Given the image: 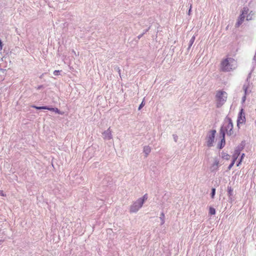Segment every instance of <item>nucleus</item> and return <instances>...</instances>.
Wrapping results in <instances>:
<instances>
[{
	"label": "nucleus",
	"instance_id": "obj_1",
	"mask_svg": "<svg viewBox=\"0 0 256 256\" xmlns=\"http://www.w3.org/2000/svg\"><path fill=\"white\" fill-rule=\"evenodd\" d=\"M237 66L236 60L232 58H228L221 62V69L223 72H230Z\"/></svg>",
	"mask_w": 256,
	"mask_h": 256
},
{
	"label": "nucleus",
	"instance_id": "obj_2",
	"mask_svg": "<svg viewBox=\"0 0 256 256\" xmlns=\"http://www.w3.org/2000/svg\"><path fill=\"white\" fill-rule=\"evenodd\" d=\"M228 94L225 91L219 90L216 92L215 96L216 106L217 108L222 107L226 102Z\"/></svg>",
	"mask_w": 256,
	"mask_h": 256
},
{
	"label": "nucleus",
	"instance_id": "obj_3",
	"mask_svg": "<svg viewBox=\"0 0 256 256\" xmlns=\"http://www.w3.org/2000/svg\"><path fill=\"white\" fill-rule=\"evenodd\" d=\"M222 132L224 134L226 132L229 136H232L234 134L233 124L232 120L230 118L226 117L224 120V123L221 127L220 132Z\"/></svg>",
	"mask_w": 256,
	"mask_h": 256
},
{
	"label": "nucleus",
	"instance_id": "obj_4",
	"mask_svg": "<svg viewBox=\"0 0 256 256\" xmlns=\"http://www.w3.org/2000/svg\"><path fill=\"white\" fill-rule=\"evenodd\" d=\"M143 205V200H137L136 202H134L130 206V212L134 213L137 212Z\"/></svg>",
	"mask_w": 256,
	"mask_h": 256
},
{
	"label": "nucleus",
	"instance_id": "obj_5",
	"mask_svg": "<svg viewBox=\"0 0 256 256\" xmlns=\"http://www.w3.org/2000/svg\"><path fill=\"white\" fill-rule=\"evenodd\" d=\"M210 134L208 135L206 138V144L208 146L211 147L213 145V142H214L216 130H210Z\"/></svg>",
	"mask_w": 256,
	"mask_h": 256
},
{
	"label": "nucleus",
	"instance_id": "obj_6",
	"mask_svg": "<svg viewBox=\"0 0 256 256\" xmlns=\"http://www.w3.org/2000/svg\"><path fill=\"white\" fill-rule=\"evenodd\" d=\"M246 122L245 114L244 112V110L242 108L240 112L238 120H237V126L240 128V124H243Z\"/></svg>",
	"mask_w": 256,
	"mask_h": 256
},
{
	"label": "nucleus",
	"instance_id": "obj_7",
	"mask_svg": "<svg viewBox=\"0 0 256 256\" xmlns=\"http://www.w3.org/2000/svg\"><path fill=\"white\" fill-rule=\"evenodd\" d=\"M219 166V160L215 158L214 163L210 168V170L212 172H215L218 170Z\"/></svg>",
	"mask_w": 256,
	"mask_h": 256
},
{
	"label": "nucleus",
	"instance_id": "obj_8",
	"mask_svg": "<svg viewBox=\"0 0 256 256\" xmlns=\"http://www.w3.org/2000/svg\"><path fill=\"white\" fill-rule=\"evenodd\" d=\"M112 131L110 130V128H109L107 130L104 132L102 134L103 136L104 139L106 140H110L112 138Z\"/></svg>",
	"mask_w": 256,
	"mask_h": 256
},
{
	"label": "nucleus",
	"instance_id": "obj_9",
	"mask_svg": "<svg viewBox=\"0 0 256 256\" xmlns=\"http://www.w3.org/2000/svg\"><path fill=\"white\" fill-rule=\"evenodd\" d=\"M250 74L248 77L246 79V83L247 84H244L243 88H242L244 92L245 95H247L250 92V91L248 90V88L249 86L248 78H250Z\"/></svg>",
	"mask_w": 256,
	"mask_h": 256
},
{
	"label": "nucleus",
	"instance_id": "obj_10",
	"mask_svg": "<svg viewBox=\"0 0 256 256\" xmlns=\"http://www.w3.org/2000/svg\"><path fill=\"white\" fill-rule=\"evenodd\" d=\"M220 137H222V138L220 141V144L218 147L219 148L222 149V148L224 147L225 145V136L224 134L222 131L220 132Z\"/></svg>",
	"mask_w": 256,
	"mask_h": 256
},
{
	"label": "nucleus",
	"instance_id": "obj_11",
	"mask_svg": "<svg viewBox=\"0 0 256 256\" xmlns=\"http://www.w3.org/2000/svg\"><path fill=\"white\" fill-rule=\"evenodd\" d=\"M246 18V16L243 15V14H240L238 18V21L236 23V27L238 28L242 24L244 21V20Z\"/></svg>",
	"mask_w": 256,
	"mask_h": 256
},
{
	"label": "nucleus",
	"instance_id": "obj_12",
	"mask_svg": "<svg viewBox=\"0 0 256 256\" xmlns=\"http://www.w3.org/2000/svg\"><path fill=\"white\" fill-rule=\"evenodd\" d=\"M151 152V148L148 146H144L143 149V152L145 154V156L147 157L148 156Z\"/></svg>",
	"mask_w": 256,
	"mask_h": 256
},
{
	"label": "nucleus",
	"instance_id": "obj_13",
	"mask_svg": "<svg viewBox=\"0 0 256 256\" xmlns=\"http://www.w3.org/2000/svg\"><path fill=\"white\" fill-rule=\"evenodd\" d=\"M48 110H49L50 111L54 112H56L57 114H64V112H62L61 111H60L56 108H50V107L48 106Z\"/></svg>",
	"mask_w": 256,
	"mask_h": 256
},
{
	"label": "nucleus",
	"instance_id": "obj_14",
	"mask_svg": "<svg viewBox=\"0 0 256 256\" xmlns=\"http://www.w3.org/2000/svg\"><path fill=\"white\" fill-rule=\"evenodd\" d=\"M228 194L230 199H232V196H233V189L231 186L228 187Z\"/></svg>",
	"mask_w": 256,
	"mask_h": 256
},
{
	"label": "nucleus",
	"instance_id": "obj_15",
	"mask_svg": "<svg viewBox=\"0 0 256 256\" xmlns=\"http://www.w3.org/2000/svg\"><path fill=\"white\" fill-rule=\"evenodd\" d=\"M195 40H196V36H193L189 42V44H188V50H189L190 48H191L192 46V44H194Z\"/></svg>",
	"mask_w": 256,
	"mask_h": 256
},
{
	"label": "nucleus",
	"instance_id": "obj_16",
	"mask_svg": "<svg viewBox=\"0 0 256 256\" xmlns=\"http://www.w3.org/2000/svg\"><path fill=\"white\" fill-rule=\"evenodd\" d=\"M248 11H249V9L248 8V7H244L242 8L241 14H243V15H244L246 16V15L248 14Z\"/></svg>",
	"mask_w": 256,
	"mask_h": 256
},
{
	"label": "nucleus",
	"instance_id": "obj_17",
	"mask_svg": "<svg viewBox=\"0 0 256 256\" xmlns=\"http://www.w3.org/2000/svg\"><path fill=\"white\" fill-rule=\"evenodd\" d=\"M32 107L36 110H48V106H32Z\"/></svg>",
	"mask_w": 256,
	"mask_h": 256
},
{
	"label": "nucleus",
	"instance_id": "obj_18",
	"mask_svg": "<svg viewBox=\"0 0 256 256\" xmlns=\"http://www.w3.org/2000/svg\"><path fill=\"white\" fill-rule=\"evenodd\" d=\"M236 160V158H233L232 161V162L228 166V170H230L231 169V168L234 165V164L235 163Z\"/></svg>",
	"mask_w": 256,
	"mask_h": 256
},
{
	"label": "nucleus",
	"instance_id": "obj_19",
	"mask_svg": "<svg viewBox=\"0 0 256 256\" xmlns=\"http://www.w3.org/2000/svg\"><path fill=\"white\" fill-rule=\"evenodd\" d=\"M209 214L211 215H214L216 214V210L214 208L210 207L209 210Z\"/></svg>",
	"mask_w": 256,
	"mask_h": 256
},
{
	"label": "nucleus",
	"instance_id": "obj_20",
	"mask_svg": "<svg viewBox=\"0 0 256 256\" xmlns=\"http://www.w3.org/2000/svg\"><path fill=\"white\" fill-rule=\"evenodd\" d=\"M160 219L162 220L161 224H163L164 223V212H162L160 216Z\"/></svg>",
	"mask_w": 256,
	"mask_h": 256
},
{
	"label": "nucleus",
	"instance_id": "obj_21",
	"mask_svg": "<svg viewBox=\"0 0 256 256\" xmlns=\"http://www.w3.org/2000/svg\"><path fill=\"white\" fill-rule=\"evenodd\" d=\"M240 154V150H235L234 153L233 155V158H237L238 156H239Z\"/></svg>",
	"mask_w": 256,
	"mask_h": 256
},
{
	"label": "nucleus",
	"instance_id": "obj_22",
	"mask_svg": "<svg viewBox=\"0 0 256 256\" xmlns=\"http://www.w3.org/2000/svg\"><path fill=\"white\" fill-rule=\"evenodd\" d=\"M222 158L228 160L230 158V156L227 154L223 153L222 154Z\"/></svg>",
	"mask_w": 256,
	"mask_h": 256
},
{
	"label": "nucleus",
	"instance_id": "obj_23",
	"mask_svg": "<svg viewBox=\"0 0 256 256\" xmlns=\"http://www.w3.org/2000/svg\"><path fill=\"white\" fill-rule=\"evenodd\" d=\"M148 199V195L147 194H145L142 198H139L138 200H143V204Z\"/></svg>",
	"mask_w": 256,
	"mask_h": 256
},
{
	"label": "nucleus",
	"instance_id": "obj_24",
	"mask_svg": "<svg viewBox=\"0 0 256 256\" xmlns=\"http://www.w3.org/2000/svg\"><path fill=\"white\" fill-rule=\"evenodd\" d=\"M215 194H216V188H212V192H211V198H214V195H215Z\"/></svg>",
	"mask_w": 256,
	"mask_h": 256
},
{
	"label": "nucleus",
	"instance_id": "obj_25",
	"mask_svg": "<svg viewBox=\"0 0 256 256\" xmlns=\"http://www.w3.org/2000/svg\"><path fill=\"white\" fill-rule=\"evenodd\" d=\"M252 12H250V13L246 16V18L247 20H250L252 19V16L253 14H252Z\"/></svg>",
	"mask_w": 256,
	"mask_h": 256
},
{
	"label": "nucleus",
	"instance_id": "obj_26",
	"mask_svg": "<svg viewBox=\"0 0 256 256\" xmlns=\"http://www.w3.org/2000/svg\"><path fill=\"white\" fill-rule=\"evenodd\" d=\"M114 69L115 70H116V72H118L119 75L120 76V67H118V66H115L114 67Z\"/></svg>",
	"mask_w": 256,
	"mask_h": 256
},
{
	"label": "nucleus",
	"instance_id": "obj_27",
	"mask_svg": "<svg viewBox=\"0 0 256 256\" xmlns=\"http://www.w3.org/2000/svg\"><path fill=\"white\" fill-rule=\"evenodd\" d=\"M145 104V102H144V100H143L140 104V105L138 110H140Z\"/></svg>",
	"mask_w": 256,
	"mask_h": 256
},
{
	"label": "nucleus",
	"instance_id": "obj_28",
	"mask_svg": "<svg viewBox=\"0 0 256 256\" xmlns=\"http://www.w3.org/2000/svg\"><path fill=\"white\" fill-rule=\"evenodd\" d=\"M172 137L174 138V141L176 142L178 140V136L176 134H174L172 135Z\"/></svg>",
	"mask_w": 256,
	"mask_h": 256
},
{
	"label": "nucleus",
	"instance_id": "obj_29",
	"mask_svg": "<svg viewBox=\"0 0 256 256\" xmlns=\"http://www.w3.org/2000/svg\"><path fill=\"white\" fill-rule=\"evenodd\" d=\"M60 72V70H54V76H58V74H59Z\"/></svg>",
	"mask_w": 256,
	"mask_h": 256
},
{
	"label": "nucleus",
	"instance_id": "obj_30",
	"mask_svg": "<svg viewBox=\"0 0 256 256\" xmlns=\"http://www.w3.org/2000/svg\"><path fill=\"white\" fill-rule=\"evenodd\" d=\"M244 156V154H242V155L241 156V158H240V162L237 164V166H238L239 165V164L240 163L241 161H242V158H243V157Z\"/></svg>",
	"mask_w": 256,
	"mask_h": 256
},
{
	"label": "nucleus",
	"instance_id": "obj_31",
	"mask_svg": "<svg viewBox=\"0 0 256 256\" xmlns=\"http://www.w3.org/2000/svg\"><path fill=\"white\" fill-rule=\"evenodd\" d=\"M0 196H6V194H4L3 192V191H2V190H0Z\"/></svg>",
	"mask_w": 256,
	"mask_h": 256
},
{
	"label": "nucleus",
	"instance_id": "obj_32",
	"mask_svg": "<svg viewBox=\"0 0 256 256\" xmlns=\"http://www.w3.org/2000/svg\"><path fill=\"white\" fill-rule=\"evenodd\" d=\"M246 95H245V94H244V95L243 96V97L242 98V102H244L246 101Z\"/></svg>",
	"mask_w": 256,
	"mask_h": 256
},
{
	"label": "nucleus",
	"instance_id": "obj_33",
	"mask_svg": "<svg viewBox=\"0 0 256 256\" xmlns=\"http://www.w3.org/2000/svg\"><path fill=\"white\" fill-rule=\"evenodd\" d=\"M144 35V34H140L138 35V40H140V38H142Z\"/></svg>",
	"mask_w": 256,
	"mask_h": 256
},
{
	"label": "nucleus",
	"instance_id": "obj_34",
	"mask_svg": "<svg viewBox=\"0 0 256 256\" xmlns=\"http://www.w3.org/2000/svg\"><path fill=\"white\" fill-rule=\"evenodd\" d=\"M149 29H150V27H149L148 29H146V30H144V32H143V33H142V34H144L146 32H148V30H149Z\"/></svg>",
	"mask_w": 256,
	"mask_h": 256
},
{
	"label": "nucleus",
	"instance_id": "obj_35",
	"mask_svg": "<svg viewBox=\"0 0 256 256\" xmlns=\"http://www.w3.org/2000/svg\"><path fill=\"white\" fill-rule=\"evenodd\" d=\"M191 8H192V6H190V8L188 10V14H190V11H191Z\"/></svg>",
	"mask_w": 256,
	"mask_h": 256
},
{
	"label": "nucleus",
	"instance_id": "obj_36",
	"mask_svg": "<svg viewBox=\"0 0 256 256\" xmlns=\"http://www.w3.org/2000/svg\"><path fill=\"white\" fill-rule=\"evenodd\" d=\"M42 87V86H40L38 87V89H40Z\"/></svg>",
	"mask_w": 256,
	"mask_h": 256
},
{
	"label": "nucleus",
	"instance_id": "obj_37",
	"mask_svg": "<svg viewBox=\"0 0 256 256\" xmlns=\"http://www.w3.org/2000/svg\"><path fill=\"white\" fill-rule=\"evenodd\" d=\"M2 240H0V244L2 243Z\"/></svg>",
	"mask_w": 256,
	"mask_h": 256
}]
</instances>
